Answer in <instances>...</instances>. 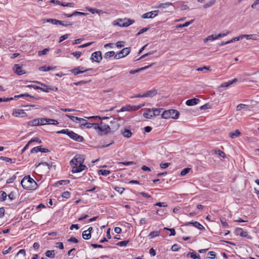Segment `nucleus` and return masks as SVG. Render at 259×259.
I'll return each instance as SVG.
<instances>
[{"instance_id":"5701e85b","label":"nucleus","mask_w":259,"mask_h":259,"mask_svg":"<svg viewBox=\"0 0 259 259\" xmlns=\"http://www.w3.org/2000/svg\"><path fill=\"white\" fill-rule=\"evenodd\" d=\"M152 65V64H151L150 65H148V66H145V67H142V68H139V69H138L136 70H131L130 71V73L131 74H135L136 73L140 72L141 71L144 70H146V69L149 68Z\"/></svg>"},{"instance_id":"0e129e2a","label":"nucleus","mask_w":259,"mask_h":259,"mask_svg":"<svg viewBox=\"0 0 259 259\" xmlns=\"http://www.w3.org/2000/svg\"><path fill=\"white\" fill-rule=\"evenodd\" d=\"M39 119V125H45L47 122V118H41Z\"/></svg>"},{"instance_id":"412c9836","label":"nucleus","mask_w":259,"mask_h":259,"mask_svg":"<svg viewBox=\"0 0 259 259\" xmlns=\"http://www.w3.org/2000/svg\"><path fill=\"white\" fill-rule=\"evenodd\" d=\"M121 134L123 135V137L127 138L131 137L132 135V132L130 130L126 128L121 130Z\"/></svg>"},{"instance_id":"dca6fc26","label":"nucleus","mask_w":259,"mask_h":259,"mask_svg":"<svg viewBox=\"0 0 259 259\" xmlns=\"http://www.w3.org/2000/svg\"><path fill=\"white\" fill-rule=\"evenodd\" d=\"M15 72L19 75H21L25 73V71L23 70L22 67L19 64H15L14 67Z\"/></svg>"},{"instance_id":"774afa93","label":"nucleus","mask_w":259,"mask_h":259,"mask_svg":"<svg viewBox=\"0 0 259 259\" xmlns=\"http://www.w3.org/2000/svg\"><path fill=\"white\" fill-rule=\"evenodd\" d=\"M14 193L13 192H11L9 194L7 195L9 199L11 201L14 200L15 199Z\"/></svg>"},{"instance_id":"1a4fd4ad","label":"nucleus","mask_w":259,"mask_h":259,"mask_svg":"<svg viewBox=\"0 0 259 259\" xmlns=\"http://www.w3.org/2000/svg\"><path fill=\"white\" fill-rule=\"evenodd\" d=\"M158 10H155L146 13L142 15V17L143 19L153 18L158 15Z\"/></svg>"},{"instance_id":"20e7f679","label":"nucleus","mask_w":259,"mask_h":259,"mask_svg":"<svg viewBox=\"0 0 259 259\" xmlns=\"http://www.w3.org/2000/svg\"><path fill=\"white\" fill-rule=\"evenodd\" d=\"M145 105L144 104H141L139 105H126L122 107L120 110L118 111V112H124V111H136L140 109Z\"/></svg>"},{"instance_id":"6ab92c4d","label":"nucleus","mask_w":259,"mask_h":259,"mask_svg":"<svg viewBox=\"0 0 259 259\" xmlns=\"http://www.w3.org/2000/svg\"><path fill=\"white\" fill-rule=\"evenodd\" d=\"M157 94V91L155 89L148 91L144 94V97H152Z\"/></svg>"},{"instance_id":"864d4df0","label":"nucleus","mask_w":259,"mask_h":259,"mask_svg":"<svg viewBox=\"0 0 259 259\" xmlns=\"http://www.w3.org/2000/svg\"><path fill=\"white\" fill-rule=\"evenodd\" d=\"M71 55H73V56L75 57L76 58V59H78L81 55V52H79V51H77V52H72L71 53Z\"/></svg>"},{"instance_id":"f3484780","label":"nucleus","mask_w":259,"mask_h":259,"mask_svg":"<svg viewBox=\"0 0 259 259\" xmlns=\"http://www.w3.org/2000/svg\"><path fill=\"white\" fill-rule=\"evenodd\" d=\"M80 66H79L76 68H74L70 70V71L73 73L75 75L79 74L80 73H82L85 72H87L90 70H92V68L87 69V70H80Z\"/></svg>"},{"instance_id":"cd10ccee","label":"nucleus","mask_w":259,"mask_h":259,"mask_svg":"<svg viewBox=\"0 0 259 259\" xmlns=\"http://www.w3.org/2000/svg\"><path fill=\"white\" fill-rule=\"evenodd\" d=\"M170 6H172V4L171 3H170V2H167V3H162V4H159L157 7V8H159V9H166V8Z\"/></svg>"},{"instance_id":"49530a36","label":"nucleus","mask_w":259,"mask_h":259,"mask_svg":"<svg viewBox=\"0 0 259 259\" xmlns=\"http://www.w3.org/2000/svg\"><path fill=\"white\" fill-rule=\"evenodd\" d=\"M190 170H191V168H188V167L183 169L181 172V176H185L188 173H189V172L190 171Z\"/></svg>"},{"instance_id":"603ef678","label":"nucleus","mask_w":259,"mask_h":259,"mask_svg":"<svg viewBox=\"0 0 259 259\" xmlns=\"http://www.w3.org/2000/svg\"><path fill=\"white\" fill-rule=\"evenodd\" d=\"M16 179V175H13L12 177L9 178L7 181V184H10L13 183Z\"/></svg>"},{"instance_id":"4c0bfd02","label":"nucleus","mask_w":259,"mask_h":259,"mask_svg":"<svg viewBox=\"0 0 259 259\" xmlns=\"http://www.w3.org/2000/svg\"><path fill=\"white\" fill-rule=\"evenodd\" d=\"M55 68H56L55 67H50V66H43L39 67V70L40 71H49L50 70L55 69Z\"/></svg>"},{"instance_id":"e2e57ef3","label":"nucleus","mask_w":259,"mask_h":259,"mask_svg":"<svg viewBox=\"0 0 259 259\" xmlns=\"http://www.w3.org/2000/svg\"><path fill=\"white\" fill-rule=\"evenodd\" d=\"M123 57H124L123 55H122L121 53H120V52L116 54H115V55L114 56V58L115 59H120Z\"/></svg>"},{"instance_id":"de8ad7c7","label":"nucleus","mask_w":259,"mask_h":259,"mask_svg":"<svg viewBox=\"0 0 259 259\" xmlns=\"http://www.w3.org/2000/svg\"><path fill=\"white\" fill-rule=\"evenodd\" d=\"M193 20H192L190 21H188V22H186V23H185L184 24H180L178 26V27H187L190 24H191V23H193Z\"/></svg>"},{"instance_id":"ea45409f","label":"nucleus","mask_w":259,"mask_h":259,"mask_svg":"<svg viewBox=\"0 0 259 259\" xmlns=\"http://www.w3.org/2000/svg\"><path fill=\"white\" fill-rule=\"evenodd\" d=\"M0 160H2L4 161H5L6 162H10L11 163H13L15 162V159H14V161L13 160L9 157H4V156H1L0 157Z\"/></svg>"},{"instance_id":"9b49d317","label":"nucleus","mask_w":259,"mask_h":259,"mask_svg":"<svg viewBox=\"0 0 259 259\" xmlns=\"http://www.w3.org/2000/svg\"><path fill=\"white\" fill-rule=\"evenodd\" d=\"M86 168H87L86 165L81 164L77 165V166H73L72 172L73 173H77L82 171Z\"/></svg>"},{"instance_id":"f704fd0d","label":"nucleus","mask_w":259,"mask_h":259,"mask_svg":"<svg viewBox=\"0 0 259 259\" xmlns=\"http://www.w3.org/2000/svg\"><path fill=\"white\" fill-rule=\"evenodd\" d=\"M114 55L115 52L114 51H109L105 54L104 57L105 59H107L112 57H114Z\"/></svg>"},{"instance_id":"13d9d810","label":"nucleus","mask_w":259,"mask_h":259,"mask_svg":"<svg viewBox=\"0 0 259 259\" xmlns=\"http://www.w3.org/2000/svg\"><path fill=\"white\" fill-rule=\"evenodd\" d=\"M114 190L118 192L119 193L121 194L124 190V189L123 188L116 186L114 188Z\"/></svg>"},{"instance_id":"37998d69","label":"nucleus","mask_w":259,"mask_h":259,"mask_svg":"<svg viewBox=\"0 0 259 259\" xmlns=\"http://www.w3.org/2000/svg\"><path fill=\"white\" fill-rule=\"evenodd\" d=\"M110 171L106 169H100L98 171V174L103 176H107L110 174Z\"/></svg>"},{"instance_id":"7c9ffc66","label":"nucleus","mask_w":259,"mask_h":259,"mask_svg":"<svg viewBox=\"0 0 259 259\" xmlns=\"http://www.w3.org/2000/svg\"><path fill=\"white\" fill-rule=\"evenodd\" d=\"M45 255L50 258H54L55 256V250H48L46 252Z\"/></svg>"},{"instance_id":"c03bdc74","label":"nucleus","mask_w":259,"mask_h":259,"mask_svg":"<svg viewBox=\"0 0 259 259\" xmlns=\"http://www.w3.org/2000/svg\"><path fill=\"white\" fill-rule=\"evenodd\" d=\"M48 124H52V125H57L59 124V122L57 120L53 119H50L47 118V122Z\"/></svg>"},{"instance_id":"ddd939ff","label":"nucleus","mask_w":259,"mask_h":259,"mask_svg":"<svg viewBox=\"0 0 259 259\" xmlns=\"http://www.w3.org/2000/svg\"><path fill=\"white\" fill-rule=\"evenodd\" d=\"M70 138L78 142H82L84 140V138L82 136L75 133L73 131L71 134Z\"/></svg>"},{"instance_id":"e433bc0d","label":"nucleus","mask_w":259,"mask_h":259,"mask_svg":"<svg viewBox=\"0 0 259 259\" xmlns=\"http://www.w3.org/2000/svg\"><path fill=\"white\" fill-rule=\"evenodd\" d=\"M46 21L47 22H50V23H52L53 24H55V25H58L59 23H61V21L55 19H46Z\"/></svg>"},{"instance_id":"f257e3e1","label":"nucleus","mask_w":259,"mask_h":259,"mask_svg":"<svg viewBox=\"0 0 259 259\" xmlns=\"http://www.w3.org/2000/svg\"><path fill=\"white\" fill-rule=\"evenodd\" d=\"M22 187L26 190H34L36 189V182L29 176H25L21 181Z\"/></svg>"},{"instance_id":"473e14b6","label":"nucleus","mask_w":259,"mask_h":259,"mask_svg":"<svg viewBox=\"0 0 259 259\" xmlns=\"http://www.w3.org/2000/svg\"><path fill=\"white\" fill-rule=\"evenodd\" d=\"M215 2H216V0H210L209 2L206 3L203 6V8L207 9V8L212 7L215 3Z\"/></svg>"},{"instance_id":"2f4dec72","label":"nucleus","mask_w":259,"mask_h":259,"mask_svg":"<svg viewBox=\"0 0 259 259\" xmlns=\"http://www.w3.org/2000/svg\"><path fill=\"white\" fill-rule=\"evenodd\" d=\"M82 238L85 240H88L91 237V233L88 232V231H84L82 234Z\"/></svg>"},{"instance_id":"79ce46f5","label":"nucleus","mask_w":259,"mask_h":259,"mask_svg":"<svg viewBox=\"0 0 259 259\" xmlns=\"http://www.w3.org/2000/svg\"><path fill=\"white\" fill-rule=\"evenodd\" d=\"M159 235V231H152L148 235L150 239L154 238L155 237L158 236Z\"/></svg>"},{"instance_id":"423d86ee","label":"nucleus","mask_w":259,"mask_h":259,"mask_svg":"<svg viewBox=\"0 0 259 259\" xmlns=\"http://www.w3.org/2000/svg\"><path fill=\"white\" fill-rule=\"evenodd\" d=\"M91 59L97 63H100L102 59V53L101 51H97L92 54Z\"/></svg>"},{"instance_id":"bb28decb","label":"nucleus","mask_w":259,"mask_h":259,"mask_svg":"<svg viewBox=\"0 0 259 259\" xmlns=\"http://www.w3.org/2000/svg\"><path fill=\"white\" fill-rule=\"evenodd\" d=\"M237 81V79L236 78L234 79L233 80L229 81L228 82H224L221 85V87L224 88V87H228L230 86L231 84H233V83H235Z\"/></svg>"},{"instance_id":"4468645a","label":"nucleus","mask_w":259,"mask_h":259,"mask_svg":"<svg viewBox=\"0 0 259 259\" xmlns=\"http://www.w3.org/2000/svg\"><path fill=\"white\" fill-rule=\"evenodd\" d=\"M12 114L16 117H18L19 116L21 117H25L27 116V114L22 109H14Z\"/></svg>"},{"instance_id":"69168bd1","label":"nucleus","mask_w":259,"mask_h":259,"mask_svg":"<svg viewBox=\"0 0 259 259\" xmlns=\"http://www.w3.org/2000/svg\"><path fill=\"white\" fill-rule=\"evenodd\" d=\"M49 50V49H45L42 51H40L38 52V54L39 56L45 55Z\"/></svg>"},{"instance_id":"9d476101","label":"nucleus","mask_w":259,"mask_h":259,"mask_svg":"<svg viewBox=\"0 0 259 259\" xmlns=\"http://www.w3.org/2000/svg\"><path fill=\"white\" fill-rule=\"evenodd\" d=\"M119 21L121 22L120 24H118L120 26L127 27L133 24L135 21L131 19H124L123 20L119 19Z\"/></svg>"},{"instance_id":"7ed1b4c3","label":"nucleus","mask_w":259,"mask_h":259,"mask_svg":"<svg viewBox=\"0 0 259 259\" xmlns=\"http://www.w3.org/2000/svg\"><path fill=\"white\" fill-rule=\"evenodd\" d=\"M103 123L101 122L100 124H95L94 129L98 130L102 133L101 135H106L111 131L110 126L108 125H103Z\"/></svg>"},{"instance_id":"a211bd4d","label":"nucleus","mask_w":259,"mask_h":259,"mask_svg":"<svg viewBox=\"0 0 259 259\" xmlns=\"http://www.w3.org/2000/svg\"><path fill=\"white\" fill-rule=\"evenodd\" d=\"M200 101L199 99L194 98L187 100L186 102V104L189 106H194L197 104Z\"/></svg>"},{"instance_id":"5fc2aeb1","label":"nucleus","mask_w":259,"mask_h":259,"mask_svg":"<svg viewBox=\"0 0 259 259\" xmlns=\"http://www.w3.org/2000/svg\"><path fill=\"white\" fill-rule=\"evenodd\" d=\"M70 35V34H66L60 37L59 42L60 43L63 41L64 40L68 38V36Z\"/></svg>"},{"instance_id":"72a5a7b5","label":"nucleus","mask_w":259,"mask_h":259,"mask_svg":"<svg viewBox=\"0 0 259 259\" xmlns=\"http://www.w3.org/2000/svg\"><path fill=\"white\" fill-rule=\"evenodd\" d=\"M131 51L130 48H123L121 51H120V53L123 55L124 57L127 56L129 54Z\"/></svg>"},{"instance_id":"6e6d98bb","label":"nucleus","mask_w":259,"mask_h":259,"mask_svg":"<svg viewBox=\"0 0 259 259\" xmlns=\"http://www.w3.org/2000/svg\"><path fill=\"white\" fill-rule=\"evenodd\" d=\"M62 196L63 198L68 199L70 197V193L68 191L64 192L62 194Z\"/></svg>"},{"instance_id":"58836bf2","label":"nucleus","mask_w":259,"mask_h":259,"mask_svg":"<svg viewBox=\"0 0 259 259\" xmlns=\"http://www.w3.org/2000/svg\"><path fill=\"white\" fill-rule=\"evenodd\" d=\"M66 116L69 117L72 121H75V120H78V121H81V120H83V118H80V117H75V116H74L73 115H69V114H66L65 115Z\"/></svg>"},{"instance_id":"f8f14e48","label":"nucleus","mask_w":259,"mask_h":259,"mask_svg":"<svg viewBox=\"0 0 259 259\" xmlns=\"http://www.w3.org/2000/svg\"><path fill=\"white\" fill-rule=\"evenodd\" d=\"M38 152L48 153L50 152V150L47 148H41V146H37L33 148L30 151L31 153H37Z\"/></svg>"},{"instance_id":"bf43d9fd","label":"nucleus","mask_w":259,"mask_h":259,"mask_svg":"<svg viewBox=\"0 0 259 259\" xmlns=\"http://www.w3.org/2000/svg\"><path fill=\"white\" fill-rule=\"evenodd\" d=\"M180 247H179V245L177 244H175L171 246V249L173 251H177L180 249Z\"/></svg>"},{"instance_id":"0eeeda50","label":"nucleus","mask_w":259,"mask_h":259,"mask_svg":"<svg viewBox=\"0 0 259 259\" xmlns=\"http://www.w3.org/2000/svg\"><path fill=\"white\" fill-rule=\"evenodd\" d=\"M235 234L236 235H239L241 237H246L248 239H251V237L248 235V233L246 231H243L242 228H237L235 230Z\"/></svg>"},{"instance_id":"c756f323","label":"nucleus","mask_w":259,"mask_h":259,"mask_svg":"<svg viewBox=\"0 0 259 259\" xmlns=\"http://www.w3.org/2000/svg\"><path fill=\"white\" fill-rule=\"evenodd\" d=\"M187 256H190L193 259H200V256L199 255L197 254V253L195 252H189L187 255Z\"/></svg>"},{"instance_id":"052dcab7","label":"nucleus","mask_w":259,"mask_h":259,"mask_svg":"<svg viewBox=\"0 0 259 259\" xmlns=\"http://www.w3.org/2000/svg\"><path fill=\"white\" fill-rule=\"evenodd\" d=\"M59 24L61 25L64 26H71L72 25V23L68 22L67 21H61V23H59Z\"/></svg>"},{"instance_id":"3c124183","label":"nucleus","mask_w":259,"mask_h":259,"mask_svg":"<svg viewBox=\"0 0 259 259\" xmlns=\"http://www.w3.org/2000/svg\"><path fill=\"white\" fill-rule=\"evenodd\" d=\"M164 230L169 231L170 232V236H175L176 235V231L174 228H164Z\"/></svg>"},{"instance_id":"4be33fe9","label":"nucleus","mask_w":259,"mask_h":259,"mask_svg":"<svg viewBox=\"0 0 259 259\" xmlns=\"http://www.w3.org/2000/svg\"><path fill=\"white\" fill-rule=\"evenodd\" d=\"M192 225L195 227L197 228L199 230H203L205 229L204 227L198 222H189L187 224H186V225Z\"/></svg>"},{"instance_id":"b1692460","label":"nucleus","mask_w":259,"mask_h":259,"mask_svg":"<svg viewBox=\"0 0 259 259\" xmlns=\"http://www.w3.org/2000/svg\"><path fill=\"white\" fill-rule=\"evenodd\" d=\"M241 135V133L238 130H236L235 131L229 133V136L232 139H235Z\"/></svg>"},{"instance_id":"f03ea898","label":"nucleus","mask_w":259,"mask_h":259,"mask_svg":"<svg viewBox=\"0 0 259 259\" xmlns=\"http://www.w3.org/2000/svg\"><path fill=\"white\" fill-rule=\"evenodd\" d=\"M179 112L175 109H169L165 110L161 114V117L163 118L168 119H178L179 117Z\"/></svg>"},{"instance_id":"39448f33","label":"nucleus","mask_w":259,"mask_h":259,"mask_svg":"<svg viewBox=\"0 0 259 259\" xmlns=\"http://www.w3.org/2000/svg\"><path fill=\"white\" fill-rule=\"evenodd\" d=\"M83 162L84 158L82 155H76L70 161V164L72 167H73V166H77V165L82 164Z\"/></svg>"},{"instance_id":"a19ab883","label":"nucleus","mask_w":259,"mask_h":259,"mask_svg":"<svg viewBox=\"0 0 259 259\" xmlns=\"http://www.w3.org/2000/svg\"><path fill=\"white\" fill-rule=\"evenodd\" d=\"M217 36L216 35H210L209 36H208L207 38H205L204 39V42H206L208 41H212V40H215L217 39Z\"/></svg>"},{"instance_id":"09e8293b","label":"nucleus","mask_w":259,"mask_h":259,"mask_svg":"<svg viewBox=\"0 0 259 259\" xmlns=\"http://www.w3.org/2000/svg\"><path fill=\"white\" fill-rule=\"evenodd\" d=\"M128 242H129L128 240H124V241L118 242L116 244V245L119 246H125L127 245V244L128 243Z\"/></svg>"},{"instance_id":"393cba45","label":"nucleus","mask_w":259,"mask_h":259,"mask_svg":"<svg viewBox=\"0 0 259 259\" xmlns=\"http://www.w3.org/2000/svg\"><path fill=\"white\" fill-rule=\"evenodd\" d=\"M27 125L30 126H37L39 125V119L35 118L27 122Z\"/></svg>"},{"instance_id":"c85d7f7f","label":"nucleus","mask_w":259,"mask_h":259,"mask_svg":"<svg viewBox=\"0 0 259 259\" xmlns=\"http://www.w3.org/2000/svg\"><path fill=\"white\" fill-rule=\"evenodd\" d=\"M69 183H70V181L68 180H61V181H58L57 182H56L54 186L57 187L59 185H65L68 184Z\"/></svg>"},{"instance_id":"2eb2a0df","label":"nucleus","mask_w":259,"mask_h":259,"mask_svg":"<svg viewBox=\"0 0 259 259\" xmlns=\"http://www.w3.org/2000/svg\"><path fill=\"white\" fill-rule=\"evenodd\" d=\"M83 122L80 124V127L82 128L84 127H86L87 128H90L93 127L94 128L95 124L96 123H91L89 122L87 120L83 119V120H81Z\"/></svg>"},{"instance_id":"c9c22d12","label":"nucleus","mask_w":259,"mask_h":259,"mask_svg":"<svg viewBox=\"0 0 259 259\" xmlns=\"http://www.w3.org/2000/svg\"><path fill=\"white\" fill-rule=\"evenodd\" d=\"M7 197V194L5 191H0V201H5L6 200Z\"/></svg>"},{"instance_id":"a18cd8bd","label":"nucleus","mask_w":259,"mask_h":259,"mask_svg":"<svg viewBox=\"0 0 259 259\" xmlns=\"http://www.w3.org/2000/svg\"><path fill=\"white\" fill-rule=\"evenodd\" d=\"M153 111V115L154 116H158L160 114L161 111L162 110V108H152Z\"/></svg>"},{"instance_id":"4d7b16f0","label":"nucleus","mask_w":259,"mask_h":259,"mask_svg":"<svg viewBox=\"0 0 259 259\" xmlns=\"http://www.w3.org/2000/svg\"><path fill=\"white\" fill-rule=\"evenodd\" d=\"M248 106L247 105H245V104H239L237 107H236V110L237 111H240L242 109H243L245 107H247Z\"/></svg>"},{"instance_id":"aec40b11","label":"nucleus","mask_w":259,"mask_h":259,"mask_svg":"<svg viewBox=\"0 0 259 259\" xmlns=\"http://www.w3.org/2000/svg\"><path fill=\"white\" fill-rule=\"evenodd\" d=\"M153 109H147L146 110V111L143 113V116L146 118L150 119L152 117L154 116V115H153Z\"/></svg>"},{"instance_id":"8fccbe9b","label":"nucleus","mask_w":259,"mask_h":259,"mask_svg":"<svg viewBox=\"0 0 259 259\" xmlns=\"http://www.w3.org/2000/svg\"><path fill=\"white\" fill-rule=\"evenodd\" d=\"M61 6L63 7H74V4L73 3H61Z\"/></svg>"},{"instance_id":"6e6552de","label":"nucleus","mask_w":259,"mask_h":259,"mask_svg":"<svg viewBox=\"0 0 259 259\" xmlns=\"http://www.w3.org/2000/svg\"><path fill=\"white\" fill-rule=\"evenodd\" d=\"M120 119H121L120 118H119V120H120ZM118 121V119L117 118H114V119L113 120L110 121V124H111L110 128H111V130H112V132H114L118 129V128L120 126V124Z\"/></svg>"},{"instance_id":"338daca9","label":"nucleus","mask_w":259,"mask_h":259,"mask_svg":"<svg viewBox=\"0 0 259 259\" xmlns=\"http://www.w3.org/2000/svg\"><path fill=\"white\" fill-rule=\"evenodd\" d=\"M154 205L159 207H166L167 204L165 202H157L154 204Z\"/></svg>"},{"instance_id":"680f3d73","label":"nucleus","mask_w":259,"mask_h":259,"mask_svg":"<svg viewBox=\"0 0 259 259\" xmlns=\"http://www.w3.org/2000/svg\"><path fill=\"white\" fill-rule=\"evenodd\" d=\"M88 82L87 81L81 80V81H78V82H74L73 84L75 85H82V84H85Z\"/></svg>"},{"instance_id":"a878e982","label":"nucleus","mask_w":259,"mask_h":259,"mask_svg":"<svg viewBox=\"0 0 259 259\" xmlns=\"http://www.w3.org/2000/svg\"><path fill=\"white\" fill-rule=\"evenodd\" d=\"M29 97L31 99H35V100H38L39 99V98H36V97H35L34 96H31L28 94H21V95H16V96H14V98H21V97Z\"/></svg>"}]
</instances>
